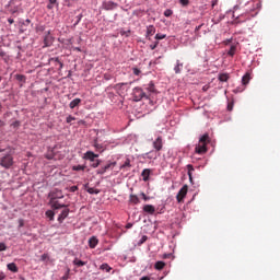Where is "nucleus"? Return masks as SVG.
<instances>
[{
    "label": "nucleus",
    "instance_id": "obj_14",
    "mask_svg": "<svg viewBox=\"0 0 280 280\" xmlns=\"http://www.w3.org/2000/svg\"><path fill=\"white\" fill-rule=\"evenodd\" d=\"M80 104H82V100L81 98H74L73 101L70 102L69 107L71 109H73V108L80 106Z\"/></svg>",
    "mask_w": 280,
    "mask_h": 280
},
{
    "label": "nucleus",
    "instance_id": "obj_9",
    "mask_svg": "<svg viewBox=\"0 0 280 280\" xmlns=\"http://www.w3.org/2000/svg\"><path fill=\"white\" fill-rule=\"evenodd\" d=\"M69 217V208H65L61 213L58 217V222H60V224H62V222H65L66 218Z\"/></svg>",
    "mask_w": 280,
    "mask_h": 280
},
{
    "label": "nucleus",
    "instance_id": "obj_31",
    "mask_svg": "<svg viewBox=\"0 0 280 280\" xmlns=\"http://www.w3.org/2000/svg\"><path fill=\"white\" fill-rule=\"evenodd\" d=\"M101 270H105V272H110V270H113V268H110V266H108V264H103L101 265Z\"/></svg>",
    "mask_w": 280,
    "mask_h": 280
},
{
    "label": "nucleus",
    "instance_id": "obj_23",
    "mask_svg": "<svg viewBox=\"0 0 280 280\" xmlns=\"http://www.w3.org/2000/svg\"><path fill=\"white\" fill-rule=\"evenodd\" d=\"M237 51V46L236 45H232L231 47H230V50L228 51V56H231V57H233V56H235V52Z\"/></svg>",
    "mask_w": 280,
    "mask_h": 280
},
{
    "label": "nucleus",
    "instance_id": "obj_30",
    "mask_svg": "<svg viewBox=\"0 0 280 280\" xmlns=\"http://www.w3.org/2000/svg\"><path fill=\"white\" fill-rule=\"evenodd\" d=\"M94 148L97 152H104V145L97 143V141L94 142Z\"/></svg>",
    "mask_w": 280,
    "mask_h": 280
},
{
    "label": "nucleus",
    "instance_id": "obj_1",
    "mask_svg": "<svg viewBox=\"0 0 280 280\" xmlns=\"http://www.w3.org/2000/svg\"><path fill=\"white\" fill-rule=\"evenodd\" d=\"M209 133L203 135L195 148L196 154H207V143H209Z\"/></svg>",
    "mask_w": 280,
    "mask_h": 280
},
{
    "label": "nucleus",
    "instance_id": "obj_36",
    "mask_svg": "<svg viewBox=\"0 0 280 280\" xmlns=\"http://www.w3.org/2000/svg\"><path fill=\"white\" fill-rule=\"evenodd\" d=\"M166 37H167V35H165V34H156L155 40H163V38H166Z\"/></svg>",
    "mask_w": 280,
    "mask_h": 280
},
{
    "label": "nucleus",
    "instance_id": "obj_48",
    "mask_svg": "<svg viewBox=\"0 0 280 280\" xmlns=\"http://www.w3.org/2000/svg\"><path fill=\"white\" fill-rule=\"evenodd\" d=\"M13 128H19V126H21V121L19 120H15L13 124H12Z\"/></svg>",
    "mask_w": 280,
    "mask_h": 280
},
{
    "label": "nucleus",
    "instance_id": "obj_34",
    "mask_svg": "<svg viewBox=\"0 0 280 280\" xmlns=\"http://www.w3.org/2000/svg\"><path fill=\"white\" fill-rule=\"evenodd\" d=\"M145 242H148V236H147V235H143V236L141 237V240L138 242V246H141V245L145 244Z\"/></svg>",
    "mask_w": 280,
    "mask_h": 280
},
{
    "label": "nucleus",
    "instance_id": "obj_43",
    "mask_svg": "<svg viewBox=\"0 0 280 280\" xmlns=\"http://www.w3.org/2000/svg\"><path fill=\"white\" fill-rule=\"evenodd\" d=\"M172 14H174V12L170 9H167L165 12H164V16H172Z\"/></svg>",
    "mask_w": 280,
    "mask_h": 280
},
{
    "label": "nucleus",
    "instance_id": "obj_3",
    "mask_svg": "<svg viewBox=\"0 0 280 280\" xmlns=\"http://www.w3.org/2000/svg\"><path fill=\"white\" fill-rule=\"evenodd\" d=\"M0 165L2 167H5V170H10L12 165H14V160L12 159V155H5L1 159Z\"/></svg>",
    "mask_w": 280,
    "mask_h": 280
},
{
    "label": "nucleus",
    "instance_id": "obj_15",
    "mask_svg": "<svg viewBox=\"0 0 280 280\" xmlns=\"http://www.w3.org/2000/svg\"><path fill=\"white\" fill-rule=\"evenodd\" d=\"M130 167H132V165L130 164V159H127L125 163L120 165V170H122L124 172H128Z\"/></svg>",
    "mask_w": 280,
    "mask_h": 280
},
{
    "label": "nucleus",
    "instance_id": "obj_8",
    "mask_svg": "<svg viewBox=\"0 0 280 280\" xmlns=\"http://www.w3.org/2000/svg\"><path fill=\"white\" fill-rule=\"evenodd\" d=\"M102 5L103 10H115L118 4L114 1H104Z\"/></svg>",
    "mask_w": 280,
    "mask_h": 280
},
{
    "label": "nucleus",
    "instance_id": "obj_63",
    "mask_svg": "<svg viewBox=\"0 0 280 280\" xmlns=\"http://www.w3.org/2000/svg\"><path fill=\"white\" fill-rule=\"evenodd\" d=\"M20 226H23V220H20Z\"/></svg>",
    "mask_w": 280,
    "mask_h": 280
},
{
    "label": "nucleus",
    "instance_id": "obj_54",
    "mask_svg": "<svg viewBox=\"0 0 280 280\" xmlns=\"http://www.w3.org/2000/svg\"><path fill=\"white\" fill-rule=\"evenodd\" d=\"M58 65H59V69H62V67H65V63H62V61H59Z\"/></svg>",
    "mask_w": 280,
    "mask_h": 280
},
{
    "label": "nucleus",
    "instance_id": "obj_41",
    "mask_svg": "<svg viewBox=\"0 0 280 280\" xmlns=\"http://www.w3.org/2000/svg\"><path fill=\"white\" fill-rule=\"evenodd\" d=\"M147 159H156V154H152V152L145 153Z\"/></svg>",
    "mask_w": 280,
    "mask_h": 280
},
{
    "label": "nucleus",
    "instance_id": "obj_40",
    "mask_svg": "<svg viewBox=\"0 0 280 280\" xmlns=\"http://www.w3.org/2000/svg\"><path fill=\"white\" fill-rule=\"evenodd\" d=\"M47 259H49V254H43V255L40 256V260H42V261H47Z\"/></svg>",
    "mask_w": 280,
    "mask_h": 280
},
{
    "label": "nucleus",
    "instance_id": "obj_16",
    "mask_svg": "<svg viewBox=\"0 0 280 280\" xmlns=\"http://www.w3.org/2000/svg\"><path fill=\"white\" fill-rule=\"evenodd\" d=\"M186 167H187V170H188V177H189V180H190V183H192V180H194L192 174H194V172H195L194 165L188 164Z\"/></svg>",
    "mask_w": 280,
    "mask_h": 280
},
{
    "label": "nucleus",
    "instance_id": "obj_35",
    "mask_svg": "<svg viewBox=\"0 0 280 280\" xmlns=\"http://www.w3.org/2000/svg\"><path fill=\"white\" fill-rule=\"evenodd\" d=\"M15 79H16L19 82H25V75H23V74H16V75H15Z\"/></svg>",
    "mask_w": 280,
    "mask_h": 280
},
{
    "label": "nucleus",
    "instance_id": "obj_47",
    "mask_svg": "<svg viewBox=\"0 0 280 280\" xmlns=\"http://www.w3.org/2000/svg\"><path fill=\"white\" fill-rule=\"evenodd\" d=\"M121 36H130V31H121Z\"/></svg>",
    "mask_w": 280,
    "mask_h": 280
},
{
    "label": "nucleus",
    "instance_id": "obj_46",
    "mask_svg": "<svg viewBox=\"0 0 280 280\" xmlns=\"http://www.w3.org/2000/svg\"><path fill=\"white\" fill-rule=\"evenodd\" d=\"M45 158L48 160V161H51L54 159V154L52 153H47L45 155Z\"/></svg>",
    "mask_w": 280,
    "mask_h": 280
},
{
    "label": "nucleus",
    "instance_id": "obj_20",
    "mask_svg": "<svg viewBox=\"0 0 280 280\" xmlns=\"http://www.w3.org/2000/svg\"><path fill=\"white\" fill-rule=\"evenodd\" d=\"M129 202H131V205H139V197L137 195H130Z\"/></svg>",
    "mask_w": 280,
    "mask_h": 280
},
{
    "label": "nucleus",
    "instance_id": "obj_57",
    "mask_svg": "<svg viewBox=\"0 0 280 280\" xmlns=\"http://www.w3.org/2000/svg\"><path fill=\"white\" fill-rule=\"evenodd\" d=\"M126 229H132V223H128V224L126 225Z\"/></svg>",
    "mask_w": 280,
    "mask_h": 280
},
{
    "label": "nucleus",
    "instance_id": "obj_17",
    "mask_svg": "<svg viewBox=\"0 0 280 280\" xmlns=\"http://www.w3.org/2000/svg\"><path fill=\"white\" fill-rule=\"evenodd\" d=\"M250 82V73L246 72L244 77L242 78V84L246 86Z\"/></svg>",
    "mask_w": 280,
    "mask_h": 280
},
{
    "label": "nucleus",
    "instance_id": "obj_27",
    "mask_svg": "<svg viewBox=\"0 0 280 280\" xmlns=\"http://www.w3.org/2000/svg\"><path fill=\"white\" fill-rule=\"evenodd\" d=\"M155 270H163L165 268V264L163 261L155 262Z\"/></svg>",
    "mask_w": 280,
    "mask_h": 280
},
{
    "label": "nucleus",
    "instance_id": "obj_18",
    "mask_svg": "<svg viewBox=\"0 0 280 280\" xmlns=\"http://www.w3.org/2000/svg\"><path fill=\"white\" fill-rule=\"evenodd\" d=\"M67 205L60 203V201H52V209H65Z\"/></svg>",
    "mask_w": 280,
    "mask_h": 280
},
{
    "label": "nucleus",
    "instance_id": "obj_51",
    "mask_svg": "<svg viewBox=\"0 0 280 280\" xmlns=\"http://www.w3.org/2000/svg\"><path fill=\"white\" fill-rule=\"evenodd\" d=\"M51 62H57L59 63L60 62V59L58 57H54L50 59Z\"/></svg>",
    "mask_w": 280,
    "mask_h": 280
},
{
    "label": "nucleus",
    "instance_id": "obj_59",
    "mask_svg": "<svg viewBox=\"0 0 280 280\" xmlns=\"http://www.w3.org/2000/svg\"><path fill=\"white\" fill-rule=\"evenodd\" d=\"M73 49H74V51H82V49H80V47H74Z\"/></svg>",
    "mask_w": 280,
    "mask_h": 280
},
{
    "label": "nucleus",
    "instance_id": "obj_60",
    "mask_svg": "<svg viewBox=\"0 0 280 280\" xmlns=\"http://www.w3.org/2000/svg\"><path fill=\"white\" fill-rule=\"evenodd\" d=\"M4 276L2 273H0V280H3Z\"/></svg>",
    "mask_w": 280,
    "mask_h": 280
},
{
    "label": "nucleus",
    "instance_id": "obj_39",
    "mask_svg": "<svg viewBox=\"0 0 280 280\" xmlns=\"http://www.w3.org/2000/svg\"><path fill=\"white\" fill-rule=\"evenodd\" d=\"M66 121H67V124H71V121H75V117L69 115V116L66 118Z\"/></svg>",
    "mask_w": 280,
    "mask_h": 280
},
{
    "label": "nucleus",
    "instance_id": "obj_2",
    "mask_svg": "<svg viewBox=\"0 0 280 280\" xmlns=\"http://www.w3.org/2000/svg\"><path fill=\"white\" fill-rule=\"evenodd\" d=\"M133 100L135 102H141V100H150V94H147L145 92H143V89L141 88H135L133 92Z\"/></svg>",
    "mask_w": 280,
    "mask_h": 280
},
{
    "label": "nucleus",
    "instance_id": "obj_37",
    "mask_svg": "<svg viewBox=\"0 0 280 280\" xmlns=\"http://www.w3.org/2000/svg\"><path fill=\"white\" fill-rule=\"evenodd\" d=\"M86 191H88V194H91V195H93V194H100V190H97V189H95V188H88Z\"/></svg>",
    "mask_w": 280,
    "mask_h": 280
},
{
    "label": "nucleus",
    "instance_id": "obj_12",
    "mask_svg": "<svg viewBox=\"0 0 280 280\" xmlns=\"http://www.w3.org/2000/svg\"><path fill=\"white\" fill-rule=\"evenodd\" d=\"M97 244H100V240H97V237L92 236L89 240V246L90 248H95L97 246Z\"/></svg>",
    "mask_w": 280,
    "mask_h": 280
},
{
    "label": "nucleus",
    "instance_id": "obj_19",
    "mask_svg": "<svg viewBox=\"0 0 280 280\" xmlns=\"http://www.w3.org/2000/svg\"><path fill=\"white\" fill-rule=\"evenodd\" d=\"M8 270H10L11 272H19V267H16V264L14 262H10L7 266Z\"/></svg>",
    "mask_w": 280,
    "mask_h": 280
},
{
    "label": "nucleus",
    "instance_id": "obj_44",
    "mask_svg": "<svg viewBox=\"0 0 280 280\" xmlns=\"http://www.w3.org/2000/svg\"><path fill=\"white\" fill-rule=\"evenodd\" d=\"M179 3L184 7L189 5V0H179Z\"/></svg>",
    "mask_w": 280,
    "mask_h": 280
},
{
    "label": "nucleus",
    "instance_id": "obj_61",
    "mask_svg": "<svg viewBox=\"0 0 280 280\" xmlns=\"http://www.w3.org/2000/svg\"><path fill=\"white\" fill-rule=\"evenodd\" d=\"M3 110V105L0 103V113Z\"/></svg>",
    "mask_w": 280,
    "mask_h": 280
},
{
    "label": "nucleus",
    "instance_id": "obj_38",
    "mask_svg": "<svg viewBox=\"0 0 280 280\" xmlns=\"http://www.w3.org/2000/svg\"><path fill=\"white\" fill-rule=\"evenodd\" d=\"M100 163H102V161L95 160L94 162H92L91 167H94V168L100 167Z\"/></svg>",
    "mask_w": 280,
    "mask_h": 280
},
{
    "label": "nucleus",
    "instance_id": "obj_64",
    "mask_svg": "<svg viewBox=\"0 0 280 280\" xmlns=\"http://www.w3.org/2000/svg\"><path fill=\"white\" fill-rule=\"evenodd\" d=\"M26 23L30 24V23H32V21H31L30 19H27V20H26Z\"/></svg>",
    "mask_w": 280,
    "mask_h": 280
},
{
    "label": "nucleus",
    "instance_id": "obj_4",
    "mask_svg": "<svg viewBox=\"0 0 280 280\" xmlns=\"http://www.w3.org/2000/svg\"><path fill=\"white\" fill-rule=\"evenodd\" d=\"M188 189H189V187H188L187 185H184V186L179 189V191H178V194H177V196H176L177 202H183V200L185 199V196H187Z\"/></svg>",
    "mask_w": 280,
    "mask_h": 280
},
{
    "label": "nucleus",
    "instance_id": "obj_11",
    "mask_svg": "<svg viewBox=\"0 0 280 280\" xmlns=\"http://www.w3.org/2000/svg\"><path fill=\"white\" fill-rule=\"evenodd\" d=\"M150 174L151 171L150 168H144L141 173L142 179L144 180V183H148V180H150Z\"/></svg>",
    "mask_w": 280,
    "mask_h": 280
},
{
    "label": "nucleus",
    "instance_id": "obj_22",
    "mask_svg": "<svg viewBox=\"0 0 280 280\" xmlns=\"http://www.w3.org/2000/svg\"><path fill=\"white\" fill-rule=\"evenodd\" d=\"M145 91H148L149 93H156V88H154V83L150 82L145 88Z\"/></svg>",
    "mask_w": 280,
    "mask_h": 280
},
{
    "label": "nucleus",
    "instance_id": "obj_26",
    "mask_svg": "<svg viewBox=\"0 0 280 280\" xmlns=\"http://www.w3.org/2000/svg\"><path fill=\"white\" fill-rule=\"evenodd\" d=\"M73 264H74V266H78V268H82V266H86V262H84V261H82V260H80L78 258H75L73 260Z\"/></svg>",
    "mask_w": 280,
    "mask_h": 280
},
{
    "label": "nucleus",
    "instance_id": "obj_53",
    "mask_svg": "<svg viewBox=\"0 0 280 280\" xmlns=\"http://www.w3.org/2000/svg\"><path fill=\"white\" fill-rule=\"evenodd\" d=\"M8 23H10V25H12V23H14V19L9 18V19H8Z\"/></svg>",
    "mask_w": 280,
    "mask_h": 280
},
{
    "label": "nucleus",
    "instance_id": "obj_13",
    "mask_svg": "<svg viewBox=\"0 0 280 280\" xmlns=\"http://www.w3.org/2000/svg\"><path fill=\"white\" fill-rule=\"evenodd\" d=\"M154 34H156V28L154 27V25H149L147 27V38H150V36H154Z\"/></svg>",
    "mask_w": 280,
    "mask_h": 280
},
{
    "label": "nucleus",
    "instance_id": "obj_6",
    "mask_svg": "<svg viewBox=\"0 0 280 280\" xmlns=\"http://www.w3.org/2000/svg\"><path fill=\"white\" fill-rule=\"evenodd\" d=\"M153 148H154L155 152H161V150H163V137L159 136L153 141Z\"/></svg>",
    "mask_w": 280,
    "mask_h": 280
},
{
    "label": "nucleus",
    "instance_id": "obj_32",
    "mask_svg": "<svg viewBox=\"0 0 280 280\" xmlns=\"http://www.w3.org/2000/svg\"><path fill=\"white\" fill-rule=\"evenodd\" d=\"M133 75H137V78L141 77V69L139 68H132Z\"/></svg>",
    "mask_w": 280,
    "mask_h": 280
},
{
    "label": "nucleus",
    "instance_id": "obj_10",
    "mask_svg": "<svg viewBox=\"0 0 280 280\" xmlns=\"http://www.w3.org/2000/svg\"><path fill=\"white\" fill-rule=\"evenodd\" d=\"M143 211H144L145 213H150V215H154L156 209H155L154 206H152V205H145V206L143 207Z\"/></svg>",
    "mask_w": 280,
    "mask_h": 280
},
{
    "label": "nucleus",
    "instance_id": "obj_58",
    "mask_svg": "<svg viewBox=\"0 0 280 280\" xmlns=\"http://www.w3.org/2000/svg\"><path fill=\"white\" fill-rule=\"evenodd\" d=\"M81 19H82V15H79V18H78V21H77L75 25H78V23H80Z\"/></svg>",
    "mask_w": 280,
    "mask_h": 280
},
{
    "label": "nucleus",
    "instance_id": "obj_42",
    "mask_svg": "<svg viewBox=\"0 0 280 280\" xmlns=\"http://www.w3.org/2000/svg\"><path fill=\"white\" fill-rule=\"evenodd\" d=\"M3 250H8V246H5V243H0V253Z\"/></svg>",
    "mask_w": 280,
    "mask_h": 280
},
{
    "label": "nucleus",
    "instance_id": "obj_56",
    "mask_svg": "<svg viewBox=\"0 0 280 280\" xmlns=\"http://www.w3.org/2000/svg\"><path fill=\"white\" fill-rule=\"evenodd\" d=\"M5 56V52L3 50H0V58H3Z\"/></svg>",
    "mask_w": 280,
    "mask_h": 280
},
{
    "label": "nucleus",
    "instance_id": "obj_28",
    "mask_svg": "<svg viewBox=\"0 0 280 280\" xmlns=\"http://www.w3.org/2000/svg\"><path fill=\"white\" fill-rule=\"evenodd\" d=\"M55 215H56V212H54L52 210L46 211V218H48L50 221H54Z\"/></svg>",
    "mask_w": 280,
    "mask_h": 280
},
{
    "label": "nucleus",
    "instance_id": "obj_52",
    "mask_svg": "<svg viewBox=\"0 0 280 280\" xmlns=\"http://www.w3.org/2000/svg\"><path fill=\"white\" fill-rule=\"evenodd\" d=\"M228 110H233V104H228Z\"/></svg>",
    "mask_w": 280,
    "mask_h": 280
},
{
    "label": "nucleus",
    "instance_id": "obj_45",
    "mask_svg": "<svg viewBox=\"0 0 280 280\" xmlns=\"http://www.w3.org/2000/svg\"><path fill=\"white\" fill-rule=\"evenodd\" d=\"M156 47H159V42H155L154 44L150 45V49L152 50L156 49Z\"/></svg>",
    "mask_w": 280,
    "mask_h": 280
},
{
    "label": "nucleus",
    "instance_id": "obj_29",
    "mask_svg": "<svg viewBox=\"0 0 280 280\" xmlns=\"http://www.w3.org/2000/svg\"><path fill=\"white\" fill-rule=\"evenodd\" d=\"M254 10H260L261 9V1L259 0H253Z\"/></svg>",
    "mask_w": 280,
    "mask_h": 280
},
{
    "label": "nucleus",
    "instance_id": "obj_21",
    "mask_svg": "<svg viewBox=\"0 0 280 280\" xmlns=\"http://www.w3.org/2000/svg\"><path fill=\"white\" fill-rule=\"evenodd\" d=\"M229 78H231V77L229 75V73H220V74H219V81H220V82H229Z\"/></svg>",
    "mask_w": 280,
    "mask_h": 280
},
{
    "label": "nucleus",
    "instance_id": "obj_49",
    "mask_svg": "<svg viewBox=\"0 0 280 280\" xmlns=\"http://www.w3.org/2000/svg\"><path fill=\"white\" fill-rule=\"evenodd\" d=\"M69 272H71V270H67V273L62 277V280H68L69 279Z\"/></svg>",
    "mask_w": 280,
    "mask_h": 280
},
{
    "label": "nucleus",
    "instance_id": "obj_25",
    "mask_svg": "<svg viewBox=\"0 0 280 280\" xmlns=\"http://www.w3.org/2000/svg\"><path fill=\"white\" fill-rule=\"evenodd\" d=\"M174 71L175 73H180V71H183V63L179 60H177Z\"/></svg>",
    "mask_w": 280,
    "mask_h": 280
},
{
    "label": "nucleus",
    "instance_id": "obj_33",
    "mask_svg": "<svg viewBox=\"0 0 280 280\" xmlns=\"http://www.w3.org/2000/svg\"><path fill=\"white\" fill-rule=\"evenodd\" d=\"M56 3H58V0H49V4L47 5L48 10H52Z\"/></svg>",
    "mask_w": 280,
    "mask_h": 280
},
{
    "label": "nucleus",
    "instance_id": "obj_62",
    "mask_svg": "<svg viewBox=\"0 0 280 280\" xmlns=\"http://www.w3.org/2000/svg\"><path fill=\"white\" fill-rule=\"evenodd\" d=\"M75 189H78V187H77V186H73V187H72V191H75Z\"/></svg>",
    "mask_w": 280,
    "mask_h": 280
},
{
    "label": "nucleus",
    "instance_id": "obj_5",
    "mask_svg": "<svg viewBox=\"0 0 280 280\" xmlns=\"http://www.w3.org/2000/svg\"><path fill=\"white\" fill-rule=\"evenodd\" d=\"M115 165H117V162H109L108 164H106L105 166L101 167L96 174H100V175H104L106 174V172L108 170H113L115 167Z\"/></svg>",
    "mask_w": 280,
    "mask_h": 280
},
{
    "label": "nucleus",
    "instance_id": "obj_55",
    "mask_svg": "<svg viewBox=\"0 0 280 280\" xmlns=\"http://www.w3.org/2000/svg\"><path fill=\"white\" fill-rule=\"evenodd\" d=\"M218 5V0L212 1V8H215Z\"/></svg>",
    "mask_w": 280,
    "mask_h": 280
},
{
    "label": "nucleus",
    "instance_id": "obj_50",
    "mask_svg": "<svg viewBox=\"0 0 280 280\" xmlns=\"http://www.w3.org/2000/svg\"><path fill=\"white\" fill-rule=\"evenodd\" d=\"M140 196H141L145 201L150 200V197H147V196H145V192H141Z\"/></svg>",
    "mask_w": 280,
    "mask_h": 280
},
{
    "label": "nucleus",
    "instance_id": "obj_24",
    "mask_svg": "<svg viewBox=\"0 0 280 280\" xmlns=\"http://www.w3.org/2000/svg\"><path fill=\"white\" fill-rule=\"evenodd\" d=\"M84 170H86L85 165H74V166H72L73 172H84Z\"/></svg>",
    "mask_w": 280,
    "mask_h": 280
},
{
    "label": "nucleus",
    "instance_id": "obj_7",
    "mask_svg": "<svg viewBox=\"0 0 280 280\" xmlns=\"http://www.w3.org/2000/svg\"><path fill=\"white\" fill-rule=\"evenodd\" d=\"M100 155L93 153V151H88L84 153L83 159L85 161H91V163L95 162V159H97Z\"/></svg>",
    "mask_w": 280,
    "mask_h": 280
}]
</instances>
